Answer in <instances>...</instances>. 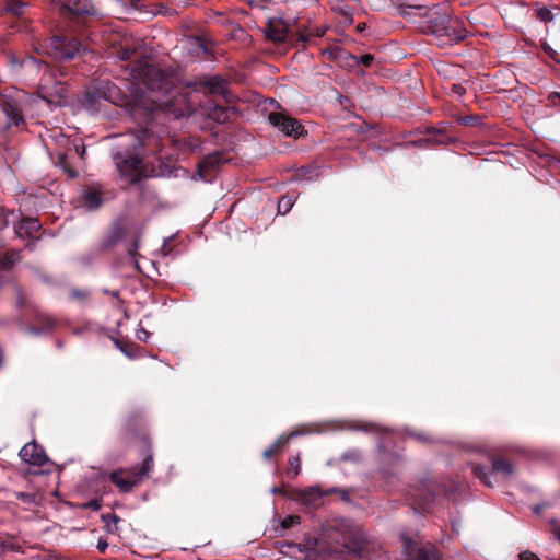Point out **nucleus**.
<instances>
[{
	"label": "nucleus",
	"instance_id": "obj_1",
	"mask_svg": "<svg viewBox=\"0 0 560 560\" xmlns=\"http://www.w3.org/2000/svg\"><path fill=\"white\" fill-rule=\"evenodd\" d=\"M132 75L149 91L147 98L150 105L144 108V127L113 136L110 156L120 176L129 184H137L142 161L159 152L162 135L170 132L164 120L183 119L191 108L187 97L162 69L143 63L132 69Z\"/></svg>",
	"mask_w": 560,
	"mask_h": 560
},
{
	"label": "nucleus",
	"instance_id": "obj_2",
	"mask_svg": "<svg viewBox=\"0 0 560 560\" xmlns=\"http://www.w3.org/2000/svg\"><path fill=\"white\" fill-rule=\"evenodd\" d=\"M331 545L317 537H306L301 542L283 541L294 556L301 555L305 560H317L334 553L348 555L359 560H378L385 552L380 541L368 534L359 524L342 522L328 533Z\"/></svg>",
	"mask_w": 560,
	"mask_h": 560
},
{
	"label": "nucleus",
	"instance_id": "obj_3",
	"mask_svg": "<svg viewBox=\"0 0 560 560\" xmlns=\"http://www.w3.org/2000/svg\"><path fill=\"white\" fill-rule=\"evenodd\" d=\"M422 32L436 38L439 46H452L467 37V30L460 20L453 18L450 8L444 4L427 7L417 21Z\"/></svg>",
	"mask_w": 560,
	"mask_h": 560
},
{
	"label": "nucleus",
	"instance_id": "obj_4",
	"mask_svg": "<svg viewBox=\"0 0 560 560\" xmlns=\"http://www.w3.org/2000/svg\"><path fill=\"white\" fill-rule=\"evenodd\" d=\"M144 446L141 450L140 455L142 456L141 465H135L130 468V472L135 477V480L121 479L116 482V487L121 493H129L133 487L137 486L143 478H148L151 470L153 469V452L152 446L148 438H143Z\"/></svg>",
	"mask_w": 560,
	"mask_h": 560
},
{
	"label": "nucleus",
	"instance_id": "obj_5",
	"mask_svg": "<svg viewBox=\"0 0 560 560\" xmlns=\"http://www.w3.org/2000/svg\"><path fill=\"white\" fill-rule=\"evenodd\" d=\"M514 471L513 464L501 457H493L491 466L476 465L472 468L475 477L489 488L494 487L495 481L493 479L497 474L502 475L504 478H511Z\"/></svg>",
	"mask_w": 560,
	"mask_h": 560
},
{
	"label": "nucleus",
	"instance_id": "obj_6",
	"mask_svg": "<svg viewBox=\"0 0 560 560\" xmlns=\"http://www.w3.org/2000/svg\"><path fill=\"white\" fill-rule=\"evenodd\" d=\"M82 44L77 38L54 36L46 47V54L57 61L74 59L81 51Z\"/></svg>",
	"mask_w": 560,
	"mask_h": 560
},
{
	"label": "nucleus",
	"instance_id": "obj_7",
	"mask_svg": "<svg viewBox=\"0 0 560 560\" xmlns=\"http://www.w3.org/2000/svg\"><path fill=\"white\" fill-rule=\"evenodd\" d=\"M196 92H202L211 96H222L226 102L232 101L233 94L228 90V81L221 75H205L186 83Z\"/></svg>",
	"mask_w": 560,
	"mask_h": 560
},
{
	"label": "nucleus",
	"instance_id": "obj_8",
	"mask_svg": "<svg viewBox=\"0 0 560 560\" xmlns=\"http://www.w3.org/2000/svg\"><path fill=\"white\" fill-rule=\"evenodd\" d=\"M31 308L33 320L36 325H28L22 319H19L18 323L20 329L26 335L34 337L51 335L57 327V320L47 313L38 310L36 306H31Z\"/></svg>",
	"mask_w": 560,
	"mask_h": 560
},
{
	"label": "nucleus",
	"instance_id": "obj_9",
	"mask_svg": "<svg viewBox=\"0 0 560 560\" xmlns=\"http://www.w3.org/2000/svg\"><path fill=\"white\" fill-rule=\"evenodd\" d=\"M400 540L406 560H441L434 545L421 546L404 533L400 534Z\"/></svg>",
	"mask_w": 560,
	"mask_h": 560
},
{
	"label": "nucleus",
	"instance_id": "obj_10",
	"mask_svg": "<svg viewBox=\"0 0 560 560\" xmlns=\"http://www.w3.org/2000/svg\"><path fill=\"white\" fill-rule=\"evenodd\" d=\"M268 121L288 137L298 138L304 132L303 126L283 112L269 113Z\"/></svg>",
	"mask_w": 560,
	"mask_h": 560
},
{
	"label": "nucleus",
	"instance_id": "obj_11",
	"mask_svg": "<svg viewBox=\"0 0 560 560\" xmlns=\"http://www.w3.org/2000/svg\"><path fill=\"white\" fill-rule=\"evenodd\" d=\"M327 495L326 490H323L318 485H314L295 490L292 499L307 509H317L323 504V498Z\"/></svg>",
	"mask_w": 560,
	"mask_h": 560
},
{
	"label": "nucleus",
	"instance_id": "obj_12",
	"mask_svg": "<svg viewBox=\"0 0 560 560\" xmlns=\"http://www.w3.org/2000/svg\"><path fill=\"white\" fill-rule=\"evenodd\" d=\"M19 456L24 463L35 467H42L49 460L44 448L34 441L25 444Z\"/></svg>",
	"mask_w": 560,
	"mask_h": 560
},
{
	"label": "nucleus",
	"instance_id": "obj_13",
	"mask_svg": "<svg viewBox=\"0 0 560 560\" xmlns=\"http://www.w3.org/2000/svg\"><path fill=\"white\" fill-rule=\"evenodd\" d=\"M114 90H116V86L107 83L102 88L86 91L82 98L83 107L89 110H94L102 100L113 102L112 94Z\"/></svg>",
	"mask_w": 560,
	"mask_h": 560
},
{
	"label": "nucleus",
	"instance_id": "obj_14",
	"mask_svg": "<svg viewBox=\"0 0 560 560\" xmlns=\"http://www.w3.org/2000/svg\"><path fill=\"white\" fill-rule=\"evenodd\" d=\"M354 431H362L365 433H372L377 436L376 447L380 453H384L388 445V436L390 431L387 428H382L373 422H361L352 425L350 428Z\"/></svg>",
	"mask_w": 560,
	"mask_h": 560
},
{
	"label": "nucleus",
	"instance_id": "obj_15",
	"mask_svg": "<svg viewBox=\"0 0 560 560\" xmlns=\"http://www.w3.org/2000/svg\"><path fill=\"white\" fill-rule=\"evenodd\" d=\"M447 493L445 485H435L431 479L424 478L418 489V499L424 505L432 503L436 497Z\"/></svg>",
	"mask_w": 560,
	"mask_h": 560
},
{
	"label": "nucleus",
	"instance_id": "obj_16",
	"mask_svg": "<svg viewBox=\"0 0 560 560\" xmlns=\"http://www.w3.org/2000/svg\"><path fill=\"white\" fill-rule=\"evenodd\" d=\"M184 49L191 58H208L210 49L205 40L199 36L188 35L184 38Z\"/></svg>",
	"mask_w": 560,
	"mask_h": 560
},
{
	"label": "nucleus",
	"instance_id": "obj_17",
	"mask_svg": "<svg viewBox=\"0 0 560 560\" xmlns=\"http://www.w3.org/2000/svg\"><path fill=\"white\" fill-rule=\"evenodd\" d=\"M264 34L268 40L283 43L287 40V26L281 20H269L264 28Z\"/></svg>",
	"mask_w": 560,
	"mask_h": 560
},
{
	"label": "nucleus",
	"instance_id": "obj_18",
	"mask_svg": "<svg viewBox=\"0 0 560 560\" xmlns=\"http://www.w3.org/2000/svg\"><path fill=\"white\" fill-rule=\"evenodd\" d=\"M40 228L39 221L32 217L21 219L19 224L13 226L18 237H31L34 233L39 231Z\"/></svg>",
	"mask_w": 560,
	"mask_h": 560
},
{
	"label": "nucleus",
	"instance_id": "obj_19",
	"mask_svg": "<svg viewBox=\"0 0 560 560\" xmlns=\"http://www.w3.org/2000/svg\"><path fill=\"white\" fill-rule=\"evenodd\" d=\"M319 177V166L310 164L296 168L291 177L293 182H316Z\"/></svg>",
	"mask_w": 560,
	"mask_h": 560
},
{
	"label": "nucleus",
	"instance_id": "obj_20",
	"mask_svg": "<svg viewBox=\"0 0 560 560\" xmlns=\"http://www.w3.org/2000/svg\"><path fill=\"white\" fill-rule=\"evenodd\" d=\"M126 231L125 229L119 224L115 223L108 233L104 236V238L101 242V247L104 250H107L112 247H114L116 244L121 242L125 238Z\"/></svg>",
	"mask_w": 560,
	"mask_h": 560
},
{
	"label": "nucleus",
	"instance_id": "obj_21",
	"mask_svg": "<svg viewBox=\"0 0 560 560\" xmlns=\"http://www.w3.org/2000/svg\"><path fill=\"white\" fill-rule=\"evenodd\" d=\"M203 107L207 110L208 116L219 124H223L229 119V113L231 110L229 107H223L211 100L207 101Z\"/></svg>",
	"mask_w": 560,
	"mask_h": 560
},
{
	"label": "nucleus",
	"instance_id": "obj_22",
	"mask_svg": "<svg viewBox=\"0 0 560 560\" xmlns=\"http://www.w3.org/2000/svg\"><path fill=\"white\" fill-rule=\"evenodd\" d=\"M399 14L405 18H418L420 20L421 13L424 10L423 3H409L408 0H399L397 4Z\"/></svg>",
	"mask_w": 560,
	"mask_h": 560
},
{
	"label": "nucleus",
	"instance_id": "obj_23",
	"mask_svg": "<svg viewBox=\"0 0 560 560\" xmlns=\"http://www.w3.org/2000/svg\"><path fill=\"white\" fill-rule=\"evenodd\" d=\"M103 203V197L97 190H84L82 194V201L81 206L86 211H95L97 210Z\"/></svg>",
	"mask_w": 560,
	"mask_h": 560
},
{
	"label": "nucleus",
	"instance_id": "obj_24",
	"mask_svg": "<svg viewBox=\"0 0 560 560\" xmlns=\"http://www.w3.org/2000/svg\"><path fill=\"white\" fill-rule=\"evenodd\" d=\"M72 153H75L78 156H80L81 159L84 158V154H85V147L83 144V142L81 140H73L71 143H70V147L67 149V151H59L57 153L58 155V160H59V164L63 167L67 166V159L70 154Z\"/></svg>",
	"mask_w": 560,
	"mask_h": 560
},
{
	"label": "nucleus",
	"instance_id": "obj_25",
	"mask_svg": "<svg viewBox=\"0 0 560 560\" xmlns=\"http://www.w3.org/2000/svg\"><path fill=\"white\" fill-rule=\"evenodd\" d=\"M436 69L439 74L445 80H454L458 78L463 71L462 68L446 62H440Z\"/></svg>",
	"mask_w": 560,
	"mask_h": 560
},
{
	"label": "nucleus",
	"instance_id": "obj_26",
	"mask_svg": "<svg viewBox=\"0 0 560 560\" xmlns=\"http://www.w3.org/2000/svg\"><path fill=\"white\" fill-rule=\"evenodd\" d=\"M336 61L340 65H343L350 69L358 67V57L351 54L350 51L340 47L339 50L336 51Z\"/></svg>",
	"mask_w": 560,
	"mask_h": 560
},
{
	"label": "nucleus",
	"instance_id": "obj_27",
	"mask_svg": "<svg viewBox=\"0 0 560 560\" xmlns=\"http://www.w3.org/2000/svg\"><path fill=\"white\" fill-rule=\"evenodd\" d=\"M26 8H27L26 2H23L20 0H12L11 2H9L5 5L4 12L12 14L14 16H22L25 13Z\"/></svg>",
	"mask_w": 560,
	"mask_h": 560
},
{
	"label": "nucleus",
	"instance_id": "obj_28",
	"mask_svg": "<svg viewBox=\"0 0 560 560\" xmlns=\"http://www.w3.org/2000/svg\"><path fill=\"white\" fill-rule=\"evenodd\" d=\"M296 199H298V196H289V195L282 196L278 201V213L287 214L292 209Z\"/></svg>",
	"mask_w": 560,
	"mask_h": 560
},
{
	"label": "nucleus",
	"instance_id": "obj_29",
	"mask_svg": "<svg viewBox=\"0 0 560 560\" xmlns=\"http://www.w3.org/2000/svg\"><path fill=\"white\" fill-rule=\"evenodd\" d=\"M221 162V154L219 152L210 153L201 159L200 167H205L206 171L214 168Z\"/></svg>",
	"mask_w": 560,
	"mask_h": 560
},
{
	"label": "nucleus",
	"instance_id": "obj_30",
	"mask_svg": "<svg viewBox=\"0 0 560 560\" xmlns=\"http://www.w3.org/2000/svg\"><path fill=\"white\" fill-rule=\"evenodd\" d=\"M113 341H114L116 348H118L127 358H129V359L137 358V353H136L137 348L135 347L133 343H131V342L122 343L117 339H113Z\"/></svg>",
	"mask_w": 560,
	"mask_h": 560
},
{
	"label": "nucleus",
	"instance_id": "obj_31",
	"mask_svg": "<svg viewBox=\"0 0 560 560\" xmlns=\"http://www.w3.org/2000/svg\"><path fill=\"white\" fill-rule=\"evenodd\" d=\"M381 479H383L390 488L394 487L395 480L398 479V474L395 469L382 467L378 469Z\"/></svg>",
	"mask_w": 560,
	"mask_h": 560
},
{
	"label": "nucleus",
	"instance_id": "obj_32",
	"mask_svg": "<svg viewBox=\"0 0 560 560\" xmlns=\"http://www.w3.org/2000/svg\"><path fill=\"white\" fill-rule=\"evenodd\" d=\"M102 522L105 524L108 533H115L117 530L116 527H112V525H116L120 522V517L115 513H106L101 516Z\"/></svg>",
	"mask_w": 560,
	"mask_h": 560
},
{
	"label": "nucleus",
	"instance_id": "obj_33",
	"mask_svg": "<svg viewBox=\"0 0 560 560\" xmlns=\"http://www.w3.org/2000/svg\"><path fill=\"white\" fill-rule=\"evenodd\" d=\"M300 523V517L296 515H288L285 516L280 524V528L277 529L280 536H283L284 532L291 528L292 526Z\"/></svg>",
	"mask_w": 560,
	"mask_h": 560
},
{
	"label": "nucleus",
	"instance_id": "obj_34",
	"mask_svg": "<svg viewBox=\"0 0 560 560\" xmlns=\"http://www.w3.org/2000/svg\"><path fill=\"white\" fill-rule=\"evenodd\" d=\"M301 433L299 431L291 432L290 434H282L280 435L271 445L269 448H272V452L278 450L280 446L288 443L292 438L300 435Z\"/></svg>",
	"mask_w": 560,
	"mask_h": 560
},
{
	"label": "nucleus",
	"instance_id": "obj_35",
	"mask_svg": "<svg viewBox=\"0 0 560 560\" xmlns=\"http://www.w3.org/2000/svg\"><path fill=\"white\" fill-rule=\"evenodd\" d=\"M10 215H14V211L7 210L5 208L0 206V231L4 230L10 224ZM4 244L0 241V247Z\"/></svg>",
	"mask_w": 560,
	"mask_h": 560
},
{
	"label": "nucleus",
	"instance_id": "obj_36",
	"mask_svg": "<svg viewBox=\"0 0 560 560\" xmlns=\"http://www.w3.org/2000/svg\"><path fill=\"white\" fill-rule=\"evenodd\" d=\"M362 459V453L358 448H351L346 451L341 455V460L358 463Z\"/></svg>",
	"mask_w": 560,
	"mask_h": 560
},
{
	"label": "nucleus",
	"instance_id": "obj_37",
	"mask_svg": "<svg viewBox=\"0 0 560 560\" xmlns=\"http://www.w3.org/2000/svg\"><path fill=\"white\" fill-rule=\"evenodd\" d=\"M326 493H328V495L339 494L341 500L347 503L351 501L350 491L346 488L330 487L326 489Z\"/></svg>",
	"mask_w": 560,
	"mask_h": 560
},
{
	"label": "nucleus",
	"instance_id": "obj_38",
	"mask_svg": "<svg viewBox=\"0 0 560 560\" xmlns=\"http://www.w3.org/2000/svg\"><path fill=\"white\" fill-rule=\"evenodd\" d=\"M22 66L23 67H26V68H30V67H33V68H36V69H40L42 67H45L47 68V63L43 60H39L37 59L36 57H33V56H27L23 61H22Z\"/></svg>",
	"mask_w": 560,
	"mask_h": 560
},
{
	"label": "nucleus",
	"instance_id": "obj_39",
	"mask_svg": "<svg viewBox=\"0 0 560 560\" xmlns=\"http://www.w3.org/2000/svg\"><path fill=\"white\" fill-rule=\"evenodd\" d=\"M536 16L539 21L545 22V23L551 22L555 18L551 10L548 9L547 7H542V8L538 9L536 12Z\"/></svg>",
	"mask_w": 560,
	"mask_h": 560
},
{
	"label": "nucleus",
	"instance_id": "obj_40",
	"mask_svg": "<svg viewBox=\"0 0 560 560\" xmlns=\"http://www.w3.org/2000/svg\"><path fill=\"white\" fill-rule=\"evenodd\" d=\"M289 464L291 469H289L287 474L290 478H295L300 472V458L292 456L289 458Z\"/></svg>",
	"mask_w": 560,
	"mask_h": 560
},
{
	"label": "nucleus",
	"instance_id": "obj_41",
	"mask_svg": "<svg viewBox=\"0 0 560 560\" xmlns=\"http://www.w3.org/2000/svg\"><path fill=\"white\" fill-rule=\"evenodd\" d=\"M0 551L1 552H4V551L20 552L21 546L19 544L12 542L10 540H2L0 538Z\"/></svg>",
	"mask_w": 560,
	"mask_h": 560
},
{
	"label": "nucleus",
	"instance_id": "obj_42",
	"mask_svg": "<svg viewBox=\"0 0 560 560\" xmlns=\"http://www.w3.org/2000/svg\"><path fill=\"white\" fill-rule=\"evenodd\" d=\"M185 174H187V170L184 167H172V168H168L167 171H165V170L161 171V175L167 176V177H178V176L185 175Z\"/></svg>",
	"mask_w": 560,
	"mask_h": 560
},
{
	"label": "nucleus",
	"instance_id": "obj_43",
	"mask_svg": "<svg viewBox=\"0 0 560 560\" xmlns=\"http://www.w3.org/2000/svg\"><path fill=\"white\" fill-rule=\"evenodd\" d=\"M135 51H136V49L133 47L126 46L118 50L117 56L120 60L126 61V60L131 59Z\"/></svg>",
	"mask_w": 560,
	"mask_h": 560
},
{
	"label": "nucleus",
	"instance_id": "obj_44",
	"mask_svg": "<svg viewBox=\"0 0 560 560\" xmlns=\"http://www.w3.org/2000/svg\"><path fill=\"white\" fill-rule=\"evenodd\" d=\"M375 58L371 54H364L360 57H358V67L363 66L365 68H369L373 65Z\"/></svg>",
	"mask_w": 560,
	"mask_h": 560
},
{
	"label": "nucleus",
	"instance_id": "obj_45",
	"mask_svg": "<svg viewBox=\"0 0 560 560\" xmlns=\"http://www.w3.org/2000/svg\"><path fill=\"white\" fill-rule=\"evenodd\" d=\"M85 510L98 511L102 508L101 499L94 498L82 504Z\"/></svg>",
	"mask_w": 560,
	"mask_h": 560
},
{
	"label": "nucleus",
	"instance_id": "obj_46",
	"mask_svg": "<svg viewBox=\"0 0 560 560\" xmlns=\"http://www.w3.org/2000/svg\"><path fill=\"white\" fill-rule=\"evenodd\" d=\"M138 248H139V235H136V237L131 241V243L126 246V250L129 256L136 257Z\"/></svg>",
	"mask_w": 560,
	"mask_h": 560
},
{
	"label": "nucleus",
	"instance_id": "obj_47",
	"mask_svg": "<svg viewBox=\"0 0 560 560\" xmlns=\"http://www.w3.org/2000/svg\"><path fill=\"white\" fill-rule=\"evenodd\" d=\"M451 92L452 94L456 95L457 97H462L466 93V88L463 83L455 82L451 85Z\"/></svg>",
	"mask_w": 560,
	"mask_h": 560
},
{
	"label": "nucleus",
	"instance_id": "obj_48",
	"mask_svg": "<svg viewBox=\"0 0 560 560\" xmlns=\"http://www.w3.org/2000/svg\"><path fill=\"white\" fill-rule=\"evenodd\" d=\"M70 9H71V11H73L74 14H78V15L92 14L91 10L85 4L84 5L73 4V7H71Z\"/></svg>",
	"mask_w": 560,
	"mask_h": 560
},
{
	"label": "nucleus",
	"instance_id": "obj_49",
	"mask_svg": "<svg viewBox=\"0 0 560 560\" xmlns=\"http://www.w3.org/2000/svg\"><path fill=\"white\" fill-rule=\"evenodd\" d=\"M14 265V260L11 256L4 255L0 258V268L1 269H11Z\"/></svg>",
	"mask_w": 560,
	"mask_h": 560
},
{
	"label": "nucleus",
	"instance_id": "obj_50",
	"mask_svg": "<svg viewBox=\"0 0 560 560\" xmlns=\"http://www.w3.org/2000/svg\"><path fill=\"white\" fill-rule=\"evenodd\" d=\"M477 120H478L477 116L467 115V116L458 118V124L467 126V125L475 124Z\"/></svg>",
	"mask_w": 560,
	"mask_h": 560
},
{
	"label": "nucleus",
	"instance_id": "obj_51",
	"mask_svg": "<svg viewBox=\"0 0 560 560\" xmlns=\"http://www.w3.org/2000/svg\"><path fill=\"white\" fill-rule=\"evenodd\" d=\"M339 49H340V47H337V46L336 47H329V48H326V49L323 50V55L327 56L330 60L336 61V56H337L336 51L339 50Z\"/></svg>",
	"mask_w": 560,
	"mask_h": 560
},
{
	"label": "nucleus",
	"instance_id": "obj_52",
	"mask_svg": "<svg viewBox=\"0 0 560 560\" xmlns=\"http://www.w3.org/2000/svg\"><path fill=\"white\" fill-rule=\"evenodd\" d=\"M542 50L552 59H556L557 51L547 43H541Z\"/></svg>",
	"mask_w": 560,
	"mask_h": 560
},
{
	"label": "nucleus",
	"instance_id": "obj_53",
	"mask_svg": "<svg viewBox=\"0 0 560 560\" xmlns=\"http://www.w3.org/2000/svg\"><path fill=\"white\" fill-rule=\"evenodd\" d=\"M136 336L141 341H148L150 332L141 327L137 330Z\"/></svg>",
	"mask_w": 560,
	"mask_h": 560
},
{
	"label": "nucleus",
	"instance_id": "obj_54",
	"mask_svg": "<svg viewBox=\"0 0 560 560\" xmlns=\"http://www.w3.org/2000/svg\"><path fill=\"white\" fill-rule=\"evenodd\" d=\"M70 295L72 299L84 300L88 294H86V292L81 291L79 289H72L70 292Z\"/></svg>",
	"mask_w": 560,
	"mask_h": 560
},
{
	"label": "nucleus",
	"instance_id": "obj_55",
	"mask_svg": "<svg viewBox=\"0 0 560 560\" xmlns=\"http://www.w3.org/2000/svg\"><path fill=\"white\" fill-rule=\"evenodd\" d=\"M122 470L121 469H118V470H114L112 471L109 475H108V478L109 480L116 486V482H119V480H121L122 478H120V472Z\"/></svg>",
	"mask_w": 560,
	"mask_h": 560
},
{
	"label": "nucleus",
	"instance_id": "obj_56",
	"mask_svg": "<svg viewBox=\"0 0 560 560\" xmlns=\"http://www.w3.org/2000/svg\"><path fill=\"white\" fill-rule=\"evenodd\" d=\"M207 171L205 170V167H200V163H198L197 165V172L196 174L192 176V179H206V173Z\"/></svg>",
	"mask_w": 560,
	"mask_h": 560
},
{
	"label": "nucleus",
	"instance_id": "obj_57",
	"mask_svg": "<svg viewBox=\"0 0 560 560\" xmlns=\"http://www.w3.org/2000/svg\"><path fill=\"white\" fill-rule=\"evenodd\" d=\"M520 560H540L536 555L532 552H523L520 555Z\"/></svg>",
	"mask_w": 560,
	"mask_h": 560
},
{
	"label": "nucleus",
	"instance_id": "obj_58",
	"mask_svg": "<svg viewBox=\"0 0 560 560\" xmlns=\"http://www.w3.org/2000/svg\"><path fill=\"white\" fill-rule=\"evenodd\" d=\"M96 548L100 552H105V550L108 548V542L104 539H98Z\"/></svg>",
	"mask_w": 560,
	"mask_h": 560
},
{
	"label": "nucleus",
	"instance_id": "obj_59",
	"mask_svg": "<svg viewBox=\"0 0 560 560\" xmlns=\"http://www.w3.org/2000/svg\"><path fill=\"white\" fill-rule=\"evenodd\" d=\"M409 435H412V433L410 432ZM413 436L418 440V441H421V442H430L431 439L423 434V433H417V434H413Z\"/></svg>",
	"mask_w": 560,
	"mask_h": 560
},
{
	"label": "nucleus",
	"instance_id": "obj_60",
	"mask_svg": "<svg viewBox=\"0 0 560 560\" xmlns=\"http://www.w3.org/2000/svg\"><path fill=\"white\" fill-rule=\"evenodd\" d=\"M427 131L431 136H441L443 133V131L436 127H429Z\"/></svg>",
	"mask_w": 560,
	"mask_h": 560
},
{
	"label": "nucleus",
	"instance_id": "obj_61",
	"mask_svg": "<svg viewBox=\"0 0 560 560\" xmlns=\"http://www.w3.org/2000/svg\"><path fill=\"white\" fill-rule=\"evenodd\" d=\"M550 102H552L553 104H556L557 102H560V93L559 92H551L549 94V97Z\"/></svg>",
	"mask_w": 560,
	"mask_h": 560
},
{
	"label": "nucleus",
	"instance_id": "obj_62",
	"mask_svg": "<svg viewBox=\"0 0 560 560\" xmlns=\"http://www.w3.org/2000/svg\"><path fill=\"white\" fill-rule=\"evenodd\" d=\"M24 306H25V300H24V298H23L22 293H21V292H19V294H18V300H16V307H18V308H22V307H24Z\"/></svg>",
	"mask_w": 560,
	"mask_h": 560
},
{
	"label": "nucleus",
	"instance_id": "obj_63",
	"mask_svg": "<svg viewBox=\"0 0 560 560\" xmlns=\"http://www.w3.org/2000/svg\"><path fill=\"white\" fill-rule=\"evenodd\" d=\"M86 329H88V326L78 327V328H74L72 332L77 336H80V335L84 334L86 331Z\"/></svg>",
	"mask_w": 560,
	"mask_h": 560
},
{
	"label": "nucleus",
	"instance_id": "obj_64",
	"mask_svg": "<svg viewBox=\"0 0 560 560\" xmlns=\"http://www.w3.org/2000/svg\"><path fill=\"white\" fill-rule=\"evenodd\" d=\"M433 141L439 144H446V143L453 142L454 140L452 138H447V139L442 138V139H435Z\"/></svg>",
	"mask_w": 560,
	"mask_h": 560
}]
</instances>
